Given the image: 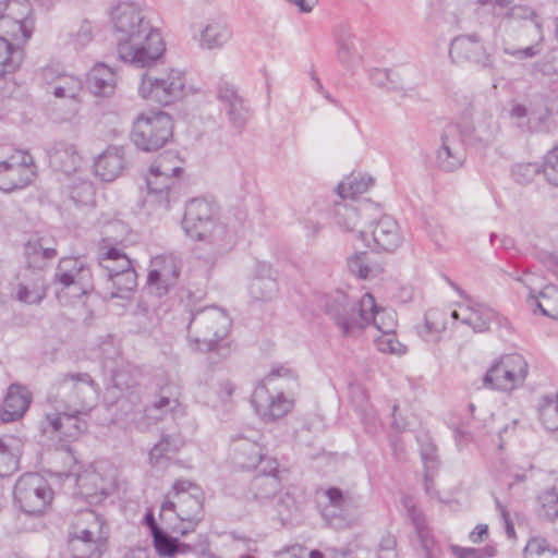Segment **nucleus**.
Returning a JSON list of instances; mask_svg holds the SVG:
<instances>
[{
  "instance_id": "7c9ffc66",
  "label": "nucleus",
  "mask_w": 558,
  "mask_h": 558,
  "mask_svg": "<svg viewBox=\"0 0 558 558\" xmlns=\"http://www.w3.org/2000/svg\"><path fill=\"white\" fill-rule=\"evenodd\" d=\"M119 262L120 272H116L106 279L104 287L105 298L128 299L137 284V276L131 259L121 258Z\"/></svg>"
},
{
  "instance_id": "c85d7f7f",
  "label": "nucleus",
  "mask_w": 558,
  "mask_h": 558,
  "mask_svg": "<svg viewBox=\"0 0 558 558\" xmlns=\"http://www.w3.org/2000/svg\"><path fill=\"white\" fill-rule=\"evenodd\" d=\"M450 57L454 61L470 60L490 68L493 60L486 53L485 47L477 35H462L456 37L450 45Z\"/></svg>"
},
{
  "instance_id": "0eeeda50",
  "label": "nucleus",
  "mask_w": 558,
  "mask_h": 558,
  "mask_svg": "<svg viewBox=\"0 0 558 558\" xmlns=\"http://www.w3.org/2000/svg\"><path fill=\"white\" fill-rule=\"evenodd\" d=\"M137 92L143 99L168 106L186 97L190 87L182 70L167 66L159 71L147 70L144 72Z\"/></svg>"
},
{
  "instance_id": "6e6552de",
  "label": "nucleus",
  "mask_w": 558,
  "mask_h": 558,
  "mask_svg": "<svg viewBox=\"0 0 558 558\" xmlns=\"http://www.w3.org/2000/svg\"><path fill=\"white\" fill-rule=\"evenodd\" d=\"M203 492L198 485L187 480H178L171 490L165 496L160 508L161 520H170L169 514L186 522L187 526L181 532L186 533L193 529L203 517Z\"/></svg>"
},
{
  "instance_id": "2eb2a0df",
  "label": "nucleus",
  "mask_w": 558,
  "mask_h": 558,
  "mask_svg": "<svg viewBox=\"0 0 558 558\" xmlns=\"http://www.w3.org/2000/svg\"><path fill=\"white\" fill-rule=\"evenodd\" d=\"M31 8L25 0L0 1V36L27 40L32 33Z\"/></svg>"
},
{
  "instance_id": "bb28decb",
  "label": "nucleus",
  "mask_w": 558,
  "mask_h": 558,
  "mask_svg": "<svg viewBox=\"0 0 558 558\" xmlns=\"http://www.w3.org/2000/svg\"><path fill=\"white\" fill-rule=\"evenodd\" d=\"M421 462L424 469L425 494L432 499L441 501L439 492L435 486V478L439 474L441 460L429 434L421 436Z\"/></svg>"
},
{
  "instance_id": "9b49d317",
  "label": "nucleus",
  "mask_w": 558,
  "mask_h": 558,
  "mask_svg": "<svg viewBox=\"0 0 558 558\" xmlns=\"http://www.w3.org/2000/svg\"><path fill=\"white\" fill-rule=\"evenodd\" d=\"M529 374L526 360L518 353L500 356L487 369L483 385L499 391H512L523 386Z\"/></svg>"
},
{
  "instance_id": "5fc2aeb1",
  "label": "nucleus",
  "mask_w": 558,
  "mask_h": 558,
  "mask_svg": "<svg viewBox=\"0 0 558 558\" xmlns=\"http://www.w3.org/2000/svg\"><path fill=\"white\" fill-rule=\"evenodd\" d=\"M449 551L453 558H495L498 553L497 547L492 544L483 547L450 545Z\"/></svg>"
},
{
  "instance_id": "de8ad7c7",
  "label": "nucleus",
  "mask_w": 558,
  "mask_h": 558,
  "mask_svg": "<svg viewBox=\"0 0 558 558\" xmlns=\"http://www.w3.org/2000/svg\"><path fill=\"white\" fill-rule=\"evenodd\" d=\"M22 50L7 37L0 36V77L13 73L22 63Z\"/></svg>"
},
{
  "instance_id": "f03ea898",
  "label": "nucleus",
  "mask_w": 558,
  "mask_h": 558,
  "mask_svg": "<svg viewBox=\"0 0 558 558\" xmlns=\"http://www.w3.org/2000/svg\"><path fill=\"white\" fill-rule=\"evenodd\" d=\"M118 37L119 58L137 68H150L165 52V43L157 27L146 21L134 2H120L111 12Z\"/></svg>"
},
{
  "instance_id": "e2e57ef3",
  "label": "nucleus",
  "mask_w": 558,
  "mask_h": 558,
  "mask_svg": "<svg viewBox=\"0 0 558 558\" xmlns=\"http://www.w3.org/2000/svg\"><path fill=\"white\" fill-rule=\"evenodd\" d=\"M504 274L527 290V299L531 295H535L533 292L535 287L539 283V278L537 275L527 270H524L522 274H520L518 269H513L512 271L504 270Z\"/></svg>"
},
{
  "instance_id": "09e8293b",
  "label": "nucleus",
  "mask_w": 558,
  "mask_h": 558,
  "mask_svg": "<svg viewBox=\"0 0 558 558\" xmlns=\"http://www.w3.org/2000/svg\"><path fill=\"white\" fill-rule=\"evenodd\" d=\"M373 182V178L367 174H352L338 185L337 191L342 199L353 198L365 193Z\"/></svg>"
},
{
  "instance_id": "69168bd1",
  "label": "nucleus",
  "mask_w": 558,
  "mask_h": 558,
  "mask_svg": "<svg viewBox=\"0 0 558 558\" xmlns=\"http://www.w3.org/2000/svg\"><path fill=\"white\" fill-rule=\"evenodd\" d=\"M543 171L547 181L558 186V144L546 154Z\"/></svg>"
},
{
  "instance_id": "49530a36",
  "label": "nucleus",
  "mask_w": 558,
  "mask_h": 558,
  "mask_svg": "<svg viewBox=\"0 0 558 558\" xmlns=\"http://www.w3.org/2000/svg\"><path fill=\"white\" fill-rule=\"evenodd\" d=\"M537 411L542 426L558 439V393L542 397Z\"/></svg>"
},
{
  "instance_id": "a19ab883",
  "label": "nucleus",
  "mask_w": 558,
  "mask_h": 558,
  "mask_svg": "<svg viewBox=\"0 0 558 558\" xmlns=\"http://www.w3.org/2000/svg\"><path fill=\"white\" fill-rule=\"evenodd\" d=\"M368 80L377 87L407 96L404 73L399 70L373 68L368 71Z\"/></svg>"
},
{
  "instance_id": "0e129e2a",
  "label": "nucleus",
  "mask_w": 558,
  "mask_h": 558,
  "mask_svg": "<svg viewBox=\"0 0 558 558\" xmlns=\"http://www.w3.org/2000/svg\"><path fill=\"white\" fill-rule=\"evenodd\" d=\"M541 167L537 163L523 162L517 163L511 170L513 179L521 184L531 182L538 173Z\"/></svg>"
},
{
  "instance_id": "052dcab7",
  "label": "nucleus",
  "mask_w": 558,
  "mask_h": 558,
  "mask_svg": "<svg viewBox=\"0 0 558 558\" xmlns=\"http://www.w3.org/2000/svg\"><path fill=\"white\" fill-rule=\"evenodd\" d=\"M497 129V123L492 117L478 119L473 128L474 138L481 143L488 144L494 140Z\"/></svg>"
},
{
  "instance_id": "6ab92c4d",
  "label": "nucleus",
  "mask_w": 558,
  "mask_h": 558,
  "mask_svg": "<svg viewBox=\"0 0 558 558\" xmlns=\"http://www.w3.org/2000/svg\"><path fill=\"white\" fill-rule=\"evenodd\" d=\"M217 205L206 198H193L185 207L182 227L193 240H203L211 225L216 222Z\"/></svg>"
},
{
  "instance_id": "8fccbe9b",
  "label": "nucleus",
  "mask_w": 558,
  "mask_h": 558,
  "mask_svg": "<svg viewBox=\"0 0 558 558\" xmlns=\"http://www.w3.org/2000/svg\"><path fill=\"white\" fill-rule=\"evenodd\" d=\"M537 505V511L542 518L548 521L558 519V480L538 495Z\"/></svg>"
},
{
  "instance_id": "ddd939ff",
  "label": "nucleus",
  "mask_w": 558,
  "mask_h": 558,
  "mask_svg": "<svg viewBox=\"0 0 558 558\" xmlns=\"http://www.w3.org/2000/svg\"><path fill=\"white\" fill-rule=\"evenodd\" d=\"M36 178V166L31 154L16 150L0 162V190L10 193L29 185Z\"/></svg>"
},
{
  "instance_id": "6e6d98bb",
  "label": "nucleus",
  "mask_w": 558,
  "mask_h": 558,
  "mask_svg": "<svg viewBox=\"0 0 558 558\" xmlns=\"http://www.w3.org/2000/svg\"><path fill=\"white\" fill-rule=\"evenodd\" d=\"M524 558H558V550L543 537H531L524 547Z\"/></svg>"
},
{
  "instance_id": "f3484780",
  "label": "nucleus",
  "mask_w": 558,
  "mask_h": 558,
  "mask_svg": "<svg viewBox=\"0 0 558 558\" xmlns=\"http://www.w3.org/2000/svg\"><path fill=\"white\" fill-rule=\"evenodd\" d=\"M541 24L532 21L509 33L502 40V51L518 60L531 59L541 52Z\"/></svg>"
},
{
  "instance_id": "4d7b16f0",
  "label": "nucleus",
  "mask_w": 558,
  "mask_h": 558,
  "mask_svg": "<svg viewBox=\"0 0 558 558\" xmlns=\"http://www.w3.org/2000/svg\"><path fill=\"white\" fill-rule=\"evenodd\" d=\"M366 253H356L348 258L349 270L361 279H368L378 275L381 269L379 267H369L366 262Z\"/></svg>"
},
{
  "instance_id": "4be33fe9",
  "label": "nucleus",
  "mask_w": 558,
  "mask_h": 558,
  "mask_svg": "<svg viewBox=\"0 0 558 558\" xmlns=\"http://www.w3.org/2000/svg\"><path fill=\"white\" fill-rule=\"evenodd\" d=\"M181 269L182 260L171 253L154 257L147 276L149 288L159 295L167 293L177 283Z\"/></svg>"
},
{
  "instance_id": "f704fd0d",
  "label": "nucleus",
  "mask_w": 558,
  "mask_h": 558,
  "mask_svg": "<svg viewBox=\"0 0 558 558\" xmlns=\"http://www.w3.org/2000/svg\"><path fill=\"white\" fill-rule=\"evenodd\" d=\"M217 98L230 121L236 128L243 126L248 118V110L235 87L229 83L220 84L217 88Z\"/></svg>"
},
{
  "instance_id": "79ce46f5",
  "label": "nucleus",
  "mask_w": 558,
  "mask_h": 558,
  "mask_svg": "<svg viewBox=\"0 0 558 558\" xmlns=\"http://www.w3.org/2000/svg\"><path fill=\"white\" fill-rule=\"evenodd\" d=\"M181 446L182 440L180 438L170 435L162 436L148 453L149 464L156 469H165Z\"/></svg>"
},
{
  "instance_id": "338daca9",
  "label": "nucleus",
  "mask_w": 558,
  "mask_h": 558,
  "mask_svg": "<svg viewBox=\"0 0 558 558\" xmlns=\"http://www.w3.org/2000/svg\"><path fill=\"white\" fill-rule=\"evenodd\" d=\"M93 39V27L89 22L83 21L78 27L70 34V43L75 49L87 46Z\"/></svg>"
},
{
  "instance_id": "f8f14e48",
  "label": "nucleus",
  "mask_w": 558,
  "mask_h": 558,
  "mask_svg": "<svg viewBox=\"0 0 558 558\" xmlns=\"http://www.w3.org/2000/svg\"><path fill=\"white\" fill-rule=\"evenodd\" d=\"M53 497L46 478L38 473L22 475L14 486V499L27 514H41L49 507Z\"/></svg>"
},
{
  "instance_id": "4468645a",
  "label": "nucleus",
  "mask_w": 558,
  "mask_h": 558,
  "mask_svg": "<svg viewBox=\"0 0 558 558\" xmlns=\"http://www.w3.org/2000/svg\"><path fill=\"white\" fill-rule=\"evenodd\" d=\"M138 371L126 362H120L112 369V386L108 389L119 403L120 409L130 413L142 404V395L137 388Z\"/></svg>"
},
{
  "instance_id": "58836bf2",
  "label": "nucleus",
  "mask_w": 558,
  "mask_h": 558,
  "mask_svg": "<svg viewBox=\"0 0 558 558\" xmlns=\"http://www.w3.org/2000/svg\"><path fill=\"white\" fill-rule=\"evenodd\" d=\"M116 73L104 63L96 64L87 74V85L96 96L109 97L116 89Z\"/></svg>"
},
{
  "instance_id": "a18cd8bd",
  "label": "nucleus",
  "mask_w": 558,
  "mask_h": 558,
  "mask_svg": "<svg viewBox=\"0 0 558 558\" xmlns=\"http://www.w3.org/2000/svg\"><path fill=\"white\" fill-rule=\"evenodd\" d=\"M532 307L538 308L544 316L558 319V287L547 286L538 295H531L527 299Z\"/></svg>"
},
{
  "instance_id": "aec40b11",
  "label": "nucleus",
  "mask_w": 558,
  "mask_h": 558,
  "mask_svg": "<svg viewBox=\"0 0 558 558\" xmlns=\"http://www.w3.org/2000/svg\"><path fill=\"white\" fill-rule=\"evenodd\" d=\"M252 404L264 422H270L287 415L294 407V400L283 392L271 393L266 384H259L252 393Z\"/></svg>"
},
{
  "instance_id": "37998d69",
  "label": "nucleus",
  "mask_w": 558,
  "mask_h": 558,
  "mask_svg": "<svg viewBox=\"0 0 558 558\" xmlns=\"http://www.w3.org/2000/svg\"><path fill=\"white\" fill-rule=\"evenodd\" d=\"M111 241H118V236H107L104 239L98 254L99 266L106 272L107 278L113 276L116 272H120L119 259H130L121 248L112 246Z\"/></svg>"
},
{
  "instance_id": "cd10ccee",
  "label": "nucleus",
  "mask_w": 558,
  "mask_h": 558,
  "mask_svg": "<svg viewBox=\"0 0 558 558\" xmlns=\"http://www.w3.org/2000/svg\"><path fill=\"white\" fill-rule=\"evenodd\" d=\"M193 37L202 49H220L232 39V29L221 17L208 21L205 26H193Z\"/></svg>"
},
{
  "instance_id": "9d476101",
  "label": "nucleus",
  "mask_w": 558,
  "mask_h": 558,
  "mask_svg": "<svg viewBox=\"0 0 558 558\" xmlns=\"http://www.w3.org/2000/svg\"><path fill=\"white\" fill-rule=\"evenodd\" d=\"M38 80L45 86L47 94L71 105V113L75 114L84 94V83L75 73L66 71L61 65H48L38 73Z\"/></svg>"
},
{
  "instance_id": "a211bd4d",
  "label": "nucleus",
  "mask_w": 558,
  "mask_h": 558,
  "mask_svg": "<svg viewBox=\"0 0 558 558\" xmlns=\"http://www.w3.org/2000/svg\"><path fill=\"white\" fill-rule=\"evenodd\" d=\"M440 146L436 151V167L444 172L461 169L466 160V150L457 124H448L441 133Z\"/></svg>"
},
{
  "instance_id": "c03bdc74",
  "label": "nucleus",
  "mask_w": 558,
  "mask_h": 558,
  "mask_svg": "<svg viewBox=\"0 0 558 558\" xmlns=\"http://www.w3.org/2000/svg\"><path fill=\"white\" fill-rule=\"evenodd\" d=\"M202 241H207L216 254L229 252L236 242L234 232L217 221L205 232Z\"/></svg>"
},
{
  "instance_id": "bf43d9fd",
  "label": "nucleus",
  "mask_w": 558,
  "mask_h": 558,
  "mask_svg": "<svg viewBox=\"0 0 558 558\" xmlns=\"http://www.w3.org/2000/svg\"><path fill=\"white\" fill-rule=\"evenodd\" d=\"M277 379H284L289 385H298V374L288 364H277L271 367L263 384H272Z\"/></svg>"
},
{
  "instance_id": "20e7f679",
  "label": "nucleus",
  "mask_w": 558,
  "mask_h": 558,
  "mask_svg": "<svg viewBox=\"0 0 558 558\" xmlns=\"http://www.w3.org/2000/svg\"><path fill=\"white\" fill-rule=\"evenodd\" d=\"M183 173V161L175 153L159 155L150 165L147 175L146 203L168 210L179 197V178Z\"/></svg>"
},
{
  "instance_id": "1a4fd4ad",
  "label": "nucleus",
  "mask_w": 558,
  "mask_h": 558,
  "mask_svg": "<svg viewBox=\"0 0 558 558\" xmlns=\"http://www.w3.org/2000/svg\"><path fill=\"white\" fill-rule=\"evenodd\" d=\"M172 136V119L163 111L140 113L134 123L131 137L136 147L144 151L161 148Z\"/></svg>"
},
{
  "instance_id": "dca6fc26",
  "label": "nucleus",
  "mask_w": 558,
  "mask_h": 558,
  "mask_svg": "<svg viewBox=\"0 0 558 558\" xmlns=\"http://www.w3.org/2000/svg\"><path fill=\"white\" fill-rule=\"evenodd\" d=\"M357 236L365 246L376 252L391 253L402 243L399 225L388 215H384L378 220L371 222L367 230H359Z\"/></svg>"
},
{
  "instance_id": "423d86ee",
  "label": "nucleus",
  "mask_w": 558,
  "mask_h": 558,
  "mask_svg": "<svg viewBox=\"0 0 558 558\" xmlns=\"http://www.w3.org/2000/svg\"><path fill=\"white\" fill-rule=\"evenodd\" d=\"M231 318L226 311L217 306H207L196 311L187 325V340L192 350L208 352L216 349L231 328Z\"/></svg>"
},
{
  "instance_id": "2f4dec72",
  "label": "nucleus",
  "mask_w": 558,
  "mask_h": 558,
  "mask_svg": "<svg viewBox=\"0 0 558 558\" xmlns=\"http://www.w3.org/2000/svg\"><path fill=\"white\" fill-rule=\"evenodd\" d=\"M232 461L235 466L250 470L256 468L259 463L265 465L266 458L263 447L257 440L244 436H238L231 444Z\"/></svg>"
},
{
  "instance_id": "b1692460",
  "label": "nucleus",
  "mask_w": 558,
  "mask_h": 558,
  "mask_svg": "<svg viewBox=\"0 0 558 558\" xmlns=\"http://www.w3.org/2000/svg\"><path fill=\"white\" fill-rule=\"evenodd\" d=\"M338 62L354 74L363 64V56L356 47L355 37L345 24L337 25L332 31Z\"/></svg>"
},
{
  "instance_id": "c756f323",
  "label": "nucleus",
  "mask_w": 558,
  "mask_h": 558,
  "mask_svg": "<svg viewBox=\"0 0 558 558\" xmlns=\"http://www.w3.org/2000/svg\"><path fill=\"white\" fill-rule=\"evenodd\" d=\"M452 319H461L464 325L471 327L475 332L486 331L490 323L496 320L499 324L504 322L506 325L508 320L500 318L498 314L485 304L473 303L465 307H461L460 311L451 312Z\"/></svg>"
},
{
  "instance_id": "ea45409f",
  "label": "nucleus",
  "mask_w": 558,
  "mask_h": 558,
  "mask_svg": "<svg viewBox=\"0 0 558 558\" xmlns=\"http://www.w3.org/2000/svg\"><path fill=\"white\" fill-rule=\"evenodd\" d=\"M22 442L12 435L0 437V476H10L19 469Z\"/></svg>"
},
{
  "instance_id": "680f3d73",
  "label": "nucleus",
  "mask_w": 558,
  "mask_h": 558,
  "mask_svg": "<svg viewBox=\"0 0 558 558\" xmlns=\"http://www.w3.org/2000/svg\"><path fill=\"white\" fill-rule=\"evenodd\" d=\"M375 344L384 353L401 355L405 352V347L397 340L395 331L381 333L376 338Z\"/></svg>"
},
{
  "instance_id": "72a5a7b5",
  "label": "nucleus",
  "mask_w": 558,
  "mask_h": 558,
  "mask_svg": "<svg viewBox=\"0 0 558 558\" xmlns=\"http://www.w3.org/2000/svg\"><path fill=\"white\" fill-rule=\"evenodd\" d=\"M372 209L368 204L355 205L353 202L341 199L336 202L331 211L335 223L345 232H357L361 219Z\"/></svg>"
},
{
  "instance_id": "3c124183",
  "label": "nucleus",
  "mask_w": 558,
  "mask_h": 558,
  "mask_svg": "<svg viewBox=\"0 0 558 558\" xmlns=\"http://www.w3.org/2000/svg\"><path fill=\"white\" fill-rule=\"evenodd\" d=\"M447 313L440 308H430L425 313L424 333L427 340L436 341L446 329Z\"/></svg>"
},
{
  "instance_id": "7ed1b4c3",
  "label": "nucleus",
  "mask_w": 558,
  "mask_h": 558,
  "mask_svg": "<svg viewBox=\"0 0 558 558\" xmlns=\"http://www.w3.org/2000/svg\"><path fill=\"white\" fill-rule=\"evenodd\" d=\"M324 310L343 337H357L369 325L381 333L395 331L397 326L395 312L378 307L367 292L352 301L344 292L335 291L325 296Z\"/></svg>"
},
{
  "instance_id": "412c9836",
  "label": "nucleus",
  "mask_w": 558,
  "mask_h": 558,
  "mask_svg": "<svg viewBox=\"0 0 558 558\" xmlns=\"http://www.w3.org/2000/svg\"><path fill=\"white\" fill-rule=\"evenodd\" d=\"M54 277L72 296H81L92 289L90 270L77 258H62Z\"/></svg>"
},
{
  "instance_id": "5701e85b",
  "label": "nucleus",
  "mask_w": 558,
  "mask_h": 558,
  "mask_svg": "<svg viewBox=\"0 0 558 558\" xmlns=\"http://www.w3.org/2000/svg\"><path fill=\"white\" fill-rule=\"evenodd\" d=\"M78 494L88 502H97L109 495L117 486L114 472L102 473L97 469H87L76 477Z\"/></svg>"
},
{
  "instance_id": "393cba45",
  "label": "nucleus",
  "mask_w": 558,
  "mask_h": 558,
  "mask_svg": "<svg viewBox=\"0 0 558 558\" xmlns=\"http://www.w3.org/2000/svg\"><path fill=\"white\" fill-rule=\"evenodd\" d=\"M49 166L66 175L75 173L83 165V157L75 144L58 141L47 148Z\"/></svg>"
},
{
  "instance_id": "774afa93",
  "label": "nucleus",
  "mask_w": 558,
  "mask_h": 558,
  "mask_svg": "<svg viewBox=\"0 0 558 558\" xmlns=\"http://www.w3.org/2000/svg\"><path fill=\"white\" fill-rule=\"evenodd\" d=\"M506 17L513 22L527 21V20H530V22H532V21H535L534 20L535 12L530 7L519 4V5L511 7L507 11Z\"/></svg>"
},
{
  "instance_id": "13d9d810",
  "label": "nucleus",
  "mask_w": 558,
  "mask_h": 558,
  "mask_svg": "<svg viewBox=\"0 0 558 558\" xmlns=\"http://www.w3.org/2000/svg\"><path fill=\"white\" fill-rule=\"evenodd\" d=\"M95 190L93 183L87 180H80L70 189V198L81 206H87L94 202Z\"/></svg>"
},
{
  "instance_id": "864d4df0",
  "label": "nucleus",
  "mask_w": 558,
  "mask_h": 558,
  "mask_svg": "<svg viewBox=\"0 0 558 558\" xmlns=\"http://www.w3.org/2000/svg\"><path fill=\"white\" fill-rule=\"evenodd\" d=\"M179 387L177 385H168L161 388V395L151 407L147 408L145 412L150 415L153 411H170L173 412L179 407Z\"/></svg>"
},
{
  "instance_id": "a878e982",
  "label": "nucleus",
  "mask_w": 558,
  "mask_h": 558,
  "mask_svg": "<svg viewBox=\"0 0 558 558\" xmlns=\"http://www.w3.org/2000/svg\"><path fill=\"white\" fill-rule=\"evenodd\" d=\"M278 293L276 274L270 264L258 262L255 264L248 283V294L255 302H270Z\"/></svg>"
},
{
  "instance_id": "39448f33",
  "label": "nucleus",
  "mask_w": 558,
  "mask_h": 558,
  "mask_svg": "<svg viewBox=\"0 0 558 558\" xmlns=\"http://www.w3.org/2000/svg\"><path fill=\"white\" fill-rule=\"evenodd\" d=\"M109 536L107 520L94 510L81 511L69 531V548L74 558H100Z\"/></svg>"
},
{
  "instance_id": "c9c22d12",
  "label": "nucleus",
  "mask_w": 558,
  "mask_h": 558,
  "mask_svg": "<svg viewBox=\"0 0 558 558\" xmlns=\"http://www.w3.org/2000/svg\"><path fill=\"white\" fill-rule=\"evenodd\" d=\"M124 162L122 147L110 146L95 160L94 172L102 181L111 182L123 172Z\"/></svg>"
},
{
  "instance_id": "473e14b6",
  "label": "nucleus",
  "mask_w": 558,
  "mask_h": 558,
  "mask_svg": "<svg viewBox=\"0 0 558 558\" xmlns=\"http://www.w3.org/2000/svg\"><path fill=\"white\" fill-rule=\"evenodd\" d=\"M280 471L276 459L265 460L262 473L257 474L251 484L255 499H269L281 489Z\"/></svg>"
},
{
  "instance_id": "603ef678",
  "label": "nucleus",
  "mask_w": 558,
  "mask_h": 558,
  "mask_svg": "<svg viewBox=\"0 0 558 558\" xmlns=\"http://www.w3.org/2000/svg\"><path fill=\"white\" fill-rule=\"evenodd\" d=\"M154 546L156 551L162 557H173L180 553L190 551L192 548L189 545L181 544L177 538L171 537L166 532H157L153 536Z\"/></svg>"
},
{
  "instance_id": "f257e3e1",
  "label": "nucleus",
  "mask_w": 558,
  "mask_h": 558,
  "mask_svg": "<svg viewBox=\"0 0 558 558\" xmlns=\"http://www.w3.org/2000/svg\"><path fill=\"white\" fill-rule=\"evenodd\" d=\"M98 395V385L88 373L62 374L47 393V409L39 422L41 433L63 441L78 438L88 427L80 415L90 411Z\"/></svg>"
},
{
  "instance_id": "e433bc0d",
  "label": "nucleus",
  "mask_w": 558,
  "mask_h": 558,
  "mask_svg": "<svg viewBox=\"0 0 558 558\" xmlns=\"http://www.w3.org/2000/svg\"><path fill=\"white\" fill-rule=\"evenodd\" d=\"M31 404L29 391L20 385H11L3 402L0 417L3 422H12L22 417Z\"/></svg>"
},
{
  "instance_id": "4c0bfd02",
  "label": "nucleus",
  "mask_w": 558,
  "mask_h": 558,
  "mask_svg": "<svg viewBox=\"0 0 558 558\" xmlns=\"http://www.w3.org/2000/svg\"><path fill=\"white\" fill-rule=\"evenodd\" d=\"M16 299L27 304L39 303L46 294L44 279L38 271L26 270L16 286Z\"/></svg>"
}]
</instances>
